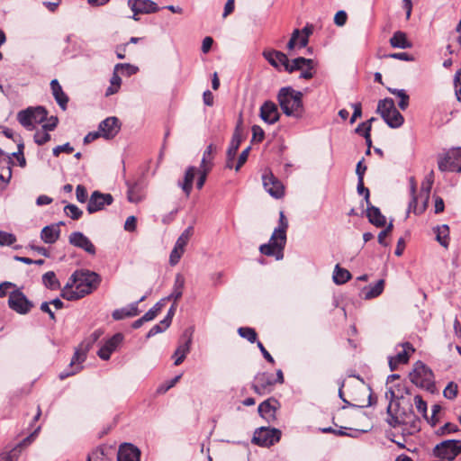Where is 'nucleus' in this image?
Here are the masks:
<instances>
[{"label":"nucleus","instance_id":"obj_1","mask_svg":"<svg viewBox=\"0 0 461 461\" xmlns=\"http://www.w3.org/2000/svg\"><path fill=\"white\" fill-rule=\"evenodd\" d=\"M100 282V276L95 272L86 269L76 270L61 289L60 296L68 301L79 300L93 293Z\"/></svg>","mask_w":461,"mask_h":461},{"label":"nucleus","instance_id":"obj_2","mask_svg":"<svg viewBox=\"0 0 461 461\" xmlns=\"http://www.w3.org/2000/svg\"><path fill=\"white\" fill-rule=\"evenodd\" d=\"M303 96L302 92L285 86L278 91L277 101L285 115L301 118L304 113Z\"/></svg>","mask_w":461,"mask_h":461},{"label":"nucleus","instance_id":"obj_3","mask_svg":"<svg viewBox=\"0 0 461 461\" xmlns=\"http://www.w3.org/2000/svg\"><path fill=\"white\" fill-rule=\"evenodd\" d=\"M376 112L381 115L390 128H399L404 122L403 116L396 109L392 98L380 100L377 104Z\"/></svg>","mask_w":461,"mask_h":461},{"label":"nucleus","instance_id":"obj_4","mask_svg":"<svg viewBox=\"0 0 461 461\" xmlns=\"http://www.w3.org/2000/svg\"><path fill=\"white\" fill-rule=\"evenodd\" d=\"M410 380L417 386L427 390H431L435 386L432 370L421 361L414 364V368L410 373Z\"/></svg>","mask_w":461,"mask_h":461},{"label":"nucleus","instance_id":"obj_5","mask_svg":"<svg viewBox=\"0 0 461 461\" xmlns=\"http://www.w3.org/2000/svg\"><path fill=\"white\" fill-rule=\"evenodd\" d=\"M48 112L43 106L29 107L17 113L18 122L26 129L32 130L35 124L47 120Z\"/></svg>","mask_w":461,"mask_h":461},{"label":"nucleus","instance_id":"obj_6","mask_svg":"<svg viewBox=\"0 0 461 461\" xmlns=\"http://www.w3.org/2000/svg\"><path fill=\"white\" fill-rule=\"evenodd\" d=\"M432 185L433 172H431L429 176L428 177L427 183H422L421 185L420 197L423 199V203L420 207H418V196L416 195V186L413 183L411 184V193L412 197L409 203V210H412L415 214H420L426 210Z\"/></svg>","mask_w":461,"mask_h":461},{"label":"nucleus","instance_id":"obj_7","mask_svg":"<svg viewBox=\"0 0 461 461\" xmlns=\"http://www.w3.org/2000/svg\"><path fill=\"white\" fill-rule=\"evenodd\" d=\"M461 454V440L447 439L437 444L433 448V456L444 461H453Z\"/></svg>","mask_w":461,"mask_h":461},{"label":"nucleus","instance_id":"obj_8","mask_svg":"<svg viewBox=\"0 0 461 461\" xmlns=\"http://www.w3.org/2000/svg\"><path fill=\"white\" fill-rule=\"evenodd\" d=\"M438 169L442 172H461V148L451 149L438 158Z\"/></svg>","mask_w":461,"mask_h":461},{"label":"nucleus","instance_id":"obj_9","mask_svg":"<svg viewBox=\"0 0 461 461\" xmlns=\"http://www.w3.org/2000/svg\"><path fill=\"white\" fill-rule=\"evenodd\" d=\"M8 306L14 312L24 315L31 312L34 304L20 289H15L9 294Z\"/></svg>","mask_w":461,"mask_h":461},{"label":"nucleus","instance_id":"obj_10","mask_svg":"<svg viewBox=\"0 0 461 461\" xmlns=\"http://www.w3.org/2000/svg\"><path fill=\"white\" fill-rule=\"evenodd\" d=\"M281 431L277 429L261 427L254 432L252 443L260 447H271L280 440Z\"/></svg>","mask_w":461,"mask_h":461},{"label":"nucleus","instance_id":"obj_11","mask_svg":"<svg viewBox=\"0 0 461 461\" xmlns=\"http://www.w3.org/2000/svg\"><path fill=\"white\" fill-rule=\"evenodd\" d=\"M286 244V239L279 240V236L272 233L268 243L262 244L259 247L261 254L267 257H275L276 260L284 258V249Z\"/></svg>","mask_w":461,"mask_h":461},{"label":"nucleus","instance_id":"obj_12","mask_svg":"<svg viewBox=\"0 0 461 461\" xmlns=\"http://www.w3.org/2000/svg\"><path fill=\"white\" fill-rule=\"evenodd\" d=\"M420 420L417 415H415V413L413 412V411L411 409V406H410V408H409L408 416L394 415L393 418L390 419V420H388V424L393 428H396L400 425H409V427H410L409 434H411V435L415 432L420 431Z\"/></svg>","mask_w":461,"mask_h":461},{"label":"nucleus","instance_id":"obj_13","mask_svg":"<svg viewBox=\"0 0 461 461\" xmlns=\"http://www.w3.org/2000/svg\"><path fill=\"white\" fill-rule=\"evenodd\" d=\"M113 197L111 194H104L100 191H94L88 200L86 210L89 214L102 211L106 205L112 204Z\"/></svg>","mask_w":461,"mask_h":461},{"label":"nucleus","instance_id":"obj_14","mask_svg":"<svg viewBox=\"0 0 461 461\" xmlns=\"http://www.w3.org/2000/svg\"><path fill=\"white\" fill-rule=\"evenodd\" d=\"M262 180L265 190L271 196L278 199L284 195L285 191L282 182L271 171L265 172Z\"/></svg>","mask_w":461,"mask_h":461},{"label":"nucleus","instance_id":"obj_15","mask_svg":"<svg viewBox=\"0 0 461 461\" xmlns=\"http://www.w3.org/2000/svg\"><path fill=\"white\" fill-rule=\"evenodd\" d=\"M254 380L255 382L251 384V388L259 395L270 392L272 386L276 384L273 375L267 372L257 374Z\"/></svg>","mask_w":461,"mask_h":461},{"label":"nucleus","instance_id":"obj_16","mask_svg":"<svg viewBox=\"0 0 461 461\" xmlns=\"http://www.w3.org/2000/svg\"><path fill=\"white\" fill-rule=\"evenodd\" d=\"M98 130L103 138L112 140L119 133L121 122L115 116L107 117L99 123Z\"/></svg>","mask_w":461,"mask_h":461},{"label":"nucleus","instance_id":"obj_17","mask_svg":"<svg viewBox=\"0 0 461 461\" xmlns=\"http://www.w3.org/2000/svg\"><path fill=\"white\" fill-rule=\"evenodd\" d=\"M14 161L7 153L0 149V188L5 187L12 177Z\"/></svg>","mask_w":461,"mask_h":461},{"label":"nucleus","instance_id":"obj_18","mask_svg":"<svg viewBox=\"0 0 461 461\" xmlns=\"http://www.w3.org/2000/svg\"><path fill=\"white\" fill-rule=\"evenodd\" d=\"M69 243L90 255H95L96 249L92 241L82 232L74 231L68 237Z\"/></svg>","mask_w":461,"mask_h":461},{"label":"nucleus","instance_id":"obj_19","mask_svg":"<svg viewBox=\"0 0 461 461\" xmlns=\"http://www.w3.org/2000/svg\"><path fill=\"white\" fill-rule=\"evenodd\" d=\"M192 343V334L185 330L181 338L179 346L176 348L173 357H175V366H179L182 364L186 357V355L190 351V347Z\"/></svg>","mask_w":461,"mask_h":461},{"label":"nucleus","instance_id":"obj_20","mask_svg":"<svg viewBox=\"0 0 461 461\" xmlns=\"http://www.w3.org/2000/svg\"><path fill=\"white\" fill-rule=\"evenodd\" d=\"M128 5L135 15L139 14H153L159 10L158 5L151 0H129Z\"/></svg>","mask_w":461,"mask_h":461},{"label":"nucleus","instance_id":"obj_21","mask_svg":"<svg viewBox=\"0 0 461 461\" xmlns=\"http://www.w3.org/2000/svg\"><path fill=\"white\" fill-rule=\"evenodd\" d=\"M87 351L88 350H86V347L82 348L81 345H80L79 348H77L75 351V353L73 355V357H72V359L70 361V366H71L72 370L70 372H68V373H60L59 374V378L60 379H65V378L68 377L69 375H75L77 372H79L82 369L81 364L86 358Z\"/></svg>","mask_w":461,"mask_h":461},{"label":"nucleus","instance_id":"obj_22","mask_svg":"<svg viewBox=\"0 0 461 461\" xmlns=\"http://www.w3.org/2000/svg\"><path fill=\"white\" fill-rule=\"evenodd\" d=\"M260 118L268 124L276 123L280 114L277 105L272 101H266L260 107Z\"/></svg>","mask_w":461,"mask_h":461},{"label":"nucleus","instance_id":"obj_23","mask_svg":"<svg viewBox=\"0 0 461 461\" xmlns=\"http://www.w3.org/2000/svg\"><path fill=\"white\" fill-rule=\"evenodd\" d=\"M140 450L131 443H123L120 446L117 461H140Z\"/></svg>","mask_w":461,"mask_h":461},{"label":"nucleus","instance_id":"obj_24","mask_svg":"<svg viewBox=\"0 0 461 461\" xmlns=\"http://www.w3.org/2000/svg\"><path fill=\"white\" fill-rule=\"evenodd\" d=\"M128 187L127 199L130 203H138L145 198V186L142 182H126Z\"/></svg>","mask_w":461,"mask_h":461},{"label":"nucleus","instance_id":"obj_25","mask_svg":"<svg viewBox=\"0 0 461 461\" xmlns=\"http://www.w3.org/2000/svg\"><path fill=\"white\" fill-rule=\"evenodd\" d=\"M276 404H278V402L275 398H269L262 402L258 408L259 415L268 422L275 420Z\"/></svg>","mask_w":461,"mask_h":461},{"label":"nucleus","instance_id":"obj_26","mask_svg":"<svg viewBox=\"0 0 461 461\" xmlns=\"http://www.w3.org/2000/svg\"><path fill=\"white\" fill-rule=\"evenodd\" d=\"M263 56L274 68L279 70L281 68L285 69V65L288 62L287 56L279 50H265L263 52Z\"/></svg>","mask_w":461,"mask_h":461},{"label":"nucleus","instance_id":"obj_27","mask_svg":"<svg viewBox=\"0 0 461 461\" xmlns=\"http://www.w3.org/2000/svg\"><path fill=\"white\" fill-rule=\"evenodd\" d=\"M241 142L240 132L236 130L231 138L230 143L226 152V167L233 168V160Z\"/></svg>","mask_w":461,"mask_h":461},{"label":"nucleus","instance_id":"obj_28","mask_svg":"<svg viewBox=\"0 0 461 461\" xmlns=\"http://www.w3.org/2000/svg\"><path fill=\"white\" fill-rule=\"evenodd\" d=\"M50 89L57 104L63 111H65L67 109L69 99L68 96L64 93L58 79L51 80Z\"/></svg>","mask_w":461,"mask_h":461},{"label":"nucleus","instance_id":"obj_29","mask_svg":"<svg viewBox=\"0 0 461 461\" xmlns=\"http://www.w3.org/2000/svg\"><path fill=\"white\" fill-rule=\"evenodd\" d=\"M386 397H390V402L387 407V420L386 421L390 420L391 418H393L394 415L408 416L409 411H406L402 410L400 407V403L398 402H394L395 393L393 389H389L388 392H386Z\"/></svg>","mask_w":461,"mask_h":461},{"label":"nucleus","instance_id":"obj_30","mask_svg":"<svg viewBox=\"0 0 461 461\" xmlns=\"http://www.w3.org/2000/svg\"><path fill=\"white\" fill-rule=\"evenodd\" d=\"M138 304L139 302H135L131 303L127 307L114 310L112 313L113 319L115 321H120L125 318L137 316L140 313Z\"/></svg>","mask_w":461,"mask_h":461},{"label":"nucleus","instance_id":"obj_31","mask_svg":"<svg viewBox=\"0 0 461 461\" xmlns=\"http://www.w3.org/2000/svg\"><path fill=\"white\" fill-rule=\"evenodd\" d=\"M60 236V229L58 225H47L41 231V239L44 243L54 244Z\"/></svg>","mask_w":461,"mask_h":461},{"label":"nucleus","instance_id":"obj_32","mask_svg":"<svg viewBox=\"0 0 461 461\" xmlns=\"http://www.w3.org/2000/svg\"><path fill=\"white\" fill-rule=\"evenodd\" d=\"M366 216L368 221L376 227H384L386 223L385 217L381 213L380 209L369 203L366 204Z\"/></svg>","mask_w":461,"mask_h":461},{"label":"nucleus","instance_id":"obj_33","mask_svg":"<svg viewBox=\"0 0 461 461\" xmlns=\"http://www.w3.org/2000/svg\"><path fill=\"white\" fill-rule=\"evenodd\" d=\"M197 172V168L194 166H189L185 173L183 182H179L178 185L182 188L186 197H188L193 189V182Z\"/></svg>","mask_w":461,"mask_h":461},{"label":"nucleus","instance_id":"obj_34","mask_svg":"<svg viewBox=\"0 0 461 461\" xmlns=\"http://www.w3.org/2000/svg\"><path fill=\"white\" fill-rule=\"evenodd\" d=\"M384 289V280H378L374 285L365 286L362 289V296L365 300H370L378 297Z\"/></svg>","mask_w":461,"mask_h":461},{"label":"nucleus","instance_id":"obj_35","mask_svg":"<svg viewBox=\"0 0 461 461\" xmlns=\"http://www.w3.org/2000/svg\"><path fill=\"white\" fill-rule=\"evenodd\" d=\"M390 44L393 48L410 49L412 44L408 41L407 35L402 31H397L390 39Z\"/></svg>","mask_w":461,"mask_h":461},{"label":"nucleus","instance_id":"obj_36","mask_svg":"<svg viewBox=\"0 0 461 461\" xmlns=\"http://www.w3.org/2000/svg\"><path fill=\"white\" fill-rule=\"evenodd\" d=\"M312 63H313V59H306L303 57H298L294 59L292 61L288 59V62L285 68V71L293 73L296 70H303L305 65H311Z\"/></svg>","mask_w":461,"mask_h":461},{"label":"nucleus","instance_id":"obj_37","mask_svg":"<svg viewBox=\"0 0 461 461\" xmlns=\"http://www.w3.org/2000/svg\"><path fill=\"white\" fill-rule=\"evenodd\" d=\"M185 276L178 273L176 275L175 282L171 293V297H175V303H177V301L182 297L183 291L185 288Z\"/></svg>","mask_w":461,"mask_h":461},{"label":"nucleus","instance_id":"obj_38","mask_svg":"<svg viewBox=\"0 0 461 461\" xmlns=\"http://www.w3.org/2000/svg\"><path fill=\"white\" fill-rule=\"evenodd\" d=\"M351 278V274L348 270L342 268L339 265H336L333 272V281L337 285H343Z\"/></svg>","mask_w":461,"mask_h":461},{"label":"nucleus","instance_id":"obj_39","mask_svg":"<svg viewBox=\"0 0 461 461\" xmlns=\"http://www.w3.org/2000/svg\"><path fill=\"white\" fill-rule=\"evenodd\" d=\"M387 89L391 94H393L400 98L398 106L401 110L405 111L409 106V101H410V96L408 95L406 91L403 89H396V88H391V87H388Z\"/></svg>","mask_w":461,"mask_h":461},{"label":"nucleus","instance_id":"obj_40","mask_svg":"<svg viewBox=\"0 0 461 461\" xmlns=\"http://www.w3.org/2000/svg\"><path fill=\"white\" fill-rule=\"evenodd\" d=\"M289 227L288 221L283 211L279 212L278 226L274 230L273 233L279 236V240L286 239V231Z\"/></svg>","mask_w":461,"mask_h":461},{"label":"nucleus","instance_id":"obj_41","mask_svg":"<svg viewBox=\"0 0 461 461\" xmlns=\"http://www.w3.org/2000/svg\"><path fill=\"white\" fill-rule=\"evenodd\" d=\"M42 282L43 285L50 290H57L60 288V283L53 271L45 273L42 276Z\"/></svg>","mask_w":461,"mask_h":461},{"label":"nucleus","instance_id":"obj_42","mask_svg":"<svg viewBox=\"0 0 461 461\" xmlns=\"http://www.w3.org/2000/svg\"><path fill=\"white\" fill-rule=\"evenodd\" d=\"M238 333L241 338L246 339L250 343L257 341L258 334L253 328L240 327L238 329Z\"/></svg>","mask_w":461,"mask_h":461},{"label":"nucleus","instance_id":"obj_43","mask_svg":"<svg viewBox=\"0 0 461 461\" xmlns=\"http://www.w3.org/2000/svg\"><path fill=\"white\" fill-rule=\"evenodd\" d=\"M437 240L444 247H447L448 245V234L449 228L447 224L442 225L441 227H437Z\"/></svg>","mask_w":461,"mask_h":461},{"label":"nucleus","instance_id":"obj_44","mask_svg":"<svg viewBox=\"0 0 461 461\" xmlns=\"http://www.w3.org/2000/svg\"><path fill=\"white\" fill-rule=\"evenodd\" d=\"M402 346L403 347V350L396 354L394 357H393L399 365L406 364L409 361V355L407 349L414 351V348L409 342H405Z\"/></svg>","mask_w":461,"mask_h":461},{"label":"nucleus","instance_id":"obj_45","mask_svg":"<svg viewBox=\"0 0 461 461\" xmlns=\"http://www.w3.org/2000/svg\"><path fill=\"white\" fill-rule=\"evenodd\" d=\"M194 234V227L189 226L187 227L182 234L178 237L176 245H177L180 249H185V247L187 245L190 238Z\"/></svg>","mask_w":461,"mask_h":461},{"label":"nucleus","instance_id":"obj_46","mask_svg":"<svg viewBox=\"0 0 461 461\" xmlns=\"http://www.w3.org/2000/svg\"><path fill=\"white\" fill-rule=\"evenodd\" d=\"M103 334L104 331L102 330H95L88 338L82 341L81 347H86V350H89Z\"/></svg>","mask_w":461,"mask_h":461},{"label":"nucleus","instance_id":"obj_47","mask_svg":"<svg viewBox=\"0 0 461 461\" xmlns=\"http://www.w3.org/2000/svg\"><path fill=\"white\" fill-rule=\"evenodd\" d=\"M303 35L300 38V41L298 42L299 48H304L308 45L309 42V37L313 32V25L307 23L302 30Z\"/></svg>","mask_w":461,"mask_h":461},{"label":"nucleus","instance_id":"obj_48","mask_svg":"<svg viewBox=\"0 0 461 461\" xmlns=\"http://www.w3.org/2000/svg\"><path fill=\"white\" fill-rule=\"evenodd\" d=\"M64 212L72 220H78L83 214V212L77 205L72 203H68L64 207Z\"/></svg>","mask_w":461,"mask_h":461},{"label":"nucleus","instance_id":"obj_49","mask_svg":"<svg viewBox=\"0 0 461 461\" xmlns=\"http://www.w3.org/2000/svg\"><path fill=\"white\" fill-rule=\"evenodd\" d=\"M122 340L123 335L122 333H116L108 340H106L104 346L111 349L112 352H113L117 348V347L122 342Z\"/></svg>","mask_w":461,"mask_h":461},{"label":"nucleus","instance_id":"obj_50","mask_svg":"<svg viewBox=\"0 0 461 461\" xmlns=\"http://www.w3.org/2000/svg\"><path fill=\"white\" fill-rule=\"evenodd\" d=\"M184 252H185V249H180L177 247V245L175 244V247L172 249L170 256H169V264L171 266H176L179 262Z\"/></svg>","mask_w":461,"mask_h":461},{"label":"nucleus","instance_id":"obj_51","mask_svg":"<svg viewBox=\"0 0 461 461\" xmlns=\"http://www.w3.org/2000/svg\"><path fill=\"white\" fill-rule=\"evenodd\" d=\"M414 404L417 411L425 418L428 419L427 416V402L423 401L420 395L414 396Z\"/></svg>","mask_w":461,"mask_h":461},{"label":"nucleus","instance_id":"obj_52","mask_svg":"<svg viewBox=\"0 0 461 461\" xmlns=\"http://www.w3.org/2000/svg\"><path fill=\"white\" fill-rule=\"evenodd\" d=\"M21 451L17 447H14L8 452H4L0 455L3 461H17L19 459Z\"/></svg>","mask_w":461,"mask_h":461},{"label":"nucleus","instance_id":"obj_53","mask_svg":"<svg viewBox=\"0 0 461 461\" xmlns=\"http://www.w3.org/2000/svg\"><path fill=\"white\" fill-rule=\"evenodd\" d=\"M457 431H458V427L456 424L451 423V422H447L446 424H444L442 427H440L437 430V434L439 436H444V435L457 432Z\"/></svg>","mask_w":461,"mask_h":461},{"label":"nucleus","instance_id":"obj_54","mask_svg":"<svg viewBox=\"0 0 461 461\" xmlns=\"http://www.w3.org/2000/svg\"><path fill=\"white\" fill-rule=\"evenodd\" d=\"M16 241V237L3 230H0V246H10Z\"/></svg>","mask_w":461,"mask_h":461},{"label":"nucleus","instance_id":"obj_55","mask_svg":"<svg viewBox=\"0 0 461 461\" xmlns=\"http://www.w3.org/2000/svg\"><path fill=\"white\" fill-rule=\"evenodd\" d=\"M443 394L447 399H454L457 395V384L454 382L448 383L443 391Z\"/></svg>","mask_w":461,"mask_h":461},{"label":"nucleus","instance_id":"obj_56","mask_svg":"<svg viewBox=\"0 0 461 461\" xmlns=\"http://www.w3.org/2000/svg\"><path fill=\"white\" fill-rule=\"evenodd\" d=\"M42 129V131H36L34 134V141L38 145H43L50 140V135Z\"/></svg>","mask_w":461,"mask_h":461},{"label":"nucleus","instance_id":"obj_57","mask_svg":"<svg viewBox=\"0 0 461 461\" xmlns=\"http://www.w3.org/2000/svg\"><path fill=\"white\" fill-rule=\"evenodd\" d=\"M357 193L360 195H364V199L366 203V204H369L370 203V192L369 189L365 187L364 185V179H358L357 180Z\"/></svg>","mask_w":461,"mask_h":461},{"label":"nucleus","instance_id":"obj_58","mask_svg":"<svg viewBox=\"0 0 461 461\" xmlns=\"http://www.w3.org/2000/svg\"><path fill=\"white\" fill-rule=\"evenodd\" d=\"M305 69H303L301 74H300V78H303V79H312L313 77H314V68H315V61L313 60V63H312L311 65H305L304 66Z\"/></svg>","mask_w":461,"mask_h":461},{"label":"nucleus","instance_id":"obj_59","mask_svg":"<svg viewBox=\"0 0 461 461\" xmlns=\"http://www.w3.org/2000/svg\"><path fill=\"white\" fill-rule=\"evenodd\" d=\"M74 151V148L68 143H65L63 145H59L55 147L52 150V153L55 157H59L61 152H65L70 154Z\"/></svg>","mask_w":461,"mask_h":461},{"label":"nucleus","instance_id":"obj_60","mask_svg":"<svg viewBox=\"0 0 461 461\" xmlns=\"http://www.w3.org/2000/svg\"><path fill=\"white\" fill-rule=\"evenodd\" d=\"M114 69H115V71H117L119 69L125 70L126 74L128 76H131L138 71L137 67L131 65L129 63H119V64L115 65Z\"/></svg>","mask_w":461,"mask_h":461},{"label":"nucleus","instance_id":"obj_61","mask_svg":"<svg viewBox=\"0 0 461 461\" xmlns=\"http://www.w3.org/2000/svg\"><path fill=\"white\" fill-rule=\"evenodd\" d=\"M76 196L79 203H86L88 198L87 190L83 185H78L76 188Z\"/></svg>","mask_w":461,"mask_h":461},{"label":"nucleus","instance_id":"obj_62","mask_svg":"<svg viewBox=\"0 0 461 461\" xmlns=\"http://www.w3.org/2000/svg\"><path fill=\"white\" fill-rule=\"evenodd\" d=\"M249 150H250V147H248L244 150H242V152L240 154L236 166L235 167L233 166V167L235 168L236 171H239L240 169V167L248 160Z\"/></svg>","mask_w":461,"mask_h":461},{"label":"nucleus","instance_id":"obj_63","mask_svg":"<svg viewBox=\"0 0 461 461\" xmlns=\"http://www.w3.org/2000/svg\"><path fill=\"white\" fill-rule=\"evenodd\" d=\"M170 325L162 324L161 321L158 324L154 325L148 332L147 338L149 339L158 333L165 331Z\"/></svg>","mask_w":461,"mask_h":461},{"label":"nucleus","instance_id":"obj_64","mask_svg":"<svg viewBox=\"0 0 461 461\" xmlns=\"http://www.w3.org/2000/svg\"><path fill=\"white\" fill-rule=\"evenodd\" d=\"M454 83L456 86V95L458 101H461V68L456 71L454 78Z\"/></svg>","mask_w":461,"mask_h":461}]
</instances>
